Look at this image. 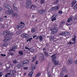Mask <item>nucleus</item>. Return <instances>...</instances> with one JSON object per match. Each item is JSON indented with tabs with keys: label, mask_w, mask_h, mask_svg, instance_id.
Instances as JSON below:
<instances>
[{
	"label": "nucleus",
	"mask_w": 77,
	"mask_h": 77,
	"mask_svg": "<svg viewBox=\"0 0 77 77\" xmlns=\"http://www.w3.org/2000/svg\"><path fill=\"white\" fill-rule=\"evenodd\" d=\"M3 35H5V38L4 40V42H7L9 41V40L12 38V37L11 36L12 35L11 33H9V30H7L4 31L3 32Z\"/></svg>",
	"instance_id": "obj_1"
},
{
	"label": "nucleus",
	"mask_w": 77,
	"mask_h": 77,
	"mask_svg": "<svg viewBox=\"0 0 77 77\" xmlns=\"http://www.w3.org/2000/svg\"><path fill=\"white\" fill-rule=\"evenodd\" d=\"M56 54H53L51 56V58H52V60L54 62V64L55 65H57L59 64V61H58L56 60Z\"/></svg>",
	"instance_id": "obj_2"
},
{
	"label": "nucleus",
	"mask_w": 77,
	"mask_h": 77,
	"mask_svg": "<svg viewBox=\"0 0 77 77\" xmlns=\"http://www.w3.org/2000/svg\"><path fill=\"white\" fill-rule=\"evenodd\" d=\"M10 9H9V11H7L5 12V14L8 15H11L14 13V11H13L12 9L11 8H10Z\"/></svg>",
	"instance_id": "obj_3"
},
{
	"label": "nucleus",
	"mask_w": 77,
	"mask_h": 77,
	"mask_svg": "<svg viewBox=\"0 0 77 77\" xmlns=\"http://www.w3.org/2000/svg\"><path fill=\"white\" fill-rule=\"evenodd\" d=\"M26 7L28 9L30 8L32 5V1L31 0H27V2L26 4Z\"/></svg>",
	"instance_id": "obj_4"
},
{
	"label": "nucleus",
	"mask_w": 77,
	"mask_h": 77,
	"mask_svg": "<svg viewBox=\"0 0 77 77\" xmlns=\"http://www.w3.org/2000/svg\"><path fill=\"white\" fill-rule=\"evenodd\" d=\"M57 31H58V28L55 27L52 30V34H55L56 32H57Z\"/></svg>",
	"instance_id": "obj_5"
},
{
	"label": "nucleus",
	"mask_w": 77,
	"mask_h": 77,
	"mask_svg": "<svg viewBox=\"0 0 77 77\" xmlns=\"http://www.w3.org/2000/svg\"><path fill=\"white\" fill-rule=\"evenodd\" d=\"M60 5H57V6L53 7L51 9V10L54 11V10H58L59 9Z\"/></svg>",
	"instance_id": "obj_6"
},
{
	"label": "nucleus",
	"mask_w": 77,
	"mask_h": 77,
	"mask_svg": "<svg viewBox=\"0 0 77 77\" xmlns=\"http://www.w3.org/2000/svg\"><path fill=\"white\" fill-rule=\"evenodd\" d=\"M59 35H61V36H63L65 35V36H68L69 35V33L68 32H63L62 33L59 34Z\"/></svg>",
	"instance_id": "obj_7"
},
{
	"label": "nucleus",
	"mask_w": 77,
	"mask_h": 77,
	"mask_svg": "<svg viewBox=\"0 0 77 77\" xmlns=\"http://www.w3.org/2000/svg\"><path fill=\"white\" fill-rule=\"evenodd\" d=\"M67 22L68 23H70V24H68L67 23H66V25L67 26H70V25H71V24H72V22H73V21L72 20H68Z\"/></svg>",
	"instance_id": "obj_8"
},
{
	"label": "nucleus",
	"mask_w": 77,
	"mask_h": 77,
	"mask_svg": "<svg viewBox=\"0 0 77 77\" xmlns=\"http://www.w3.org/2000/svg\"><path fill=\"white\" fill-rule=\"evenodd\" d=\"M22 38H25L26 39L29 38V35L26 34H23L21 35Z\"/></svg>",
	"instance_id": "obj_9"
},
{
	"label": "nucleus",
	"mask_w": 77,
	"mask_h": 77,
	"mask_svg": "<svg viewBox=\"0 0 77 77\" xmlns=\"http://www.w3.org/2000/svg\"><path fill=\"white\" fill-rule=\"evenodd\" d=\"M72 63V60L71 59H69L67 62V65H70Z\"/></svg>",
	"instance_id": "obj_10"
},
{
	"label": "nucleus",
	"mask_w": 77,
	"mask_h": 77,
	"mask_svg": "<svg viewBox=\"0 0 77 77\" xmlns=\"http://www.w3.org/2000/svg\"><path fill=\"white\" fill-rule=\"evenodd\" d=\"M45 12V11L44 9H41L39 10V12L41 14H42V15L44 14Z\"/></svg>",
	"instance_id": "obj_11"
},
{
	"label": "nucleus",
	"mask_w": 77,
	"mask_h": 77,
	"mask_svg": "<svg viewBox=\"0 0 77 77\" xmlns=\"http://www.w3.org/2000/svg\"><path fill=\"white\" fill-rule=\"evenodd\" d=\"M23 64L22 63H20L17 65V67L18 68H20L21 67H23Z\"/></svg>",
	"instance_id": "obj_12"
},
{
	"label": "nucleus",
	"mask_w": 77,
	"mask_h": 77,
	"mask_svg": "<svg viewBox=\"0 0 77 77\" xmlns=\"http://www.w3.org/2000/svg\"><path fill=\"white\" fill-rule=\"evenodd\" d=\"M34 72L33 71V70H32L31 72H30L28 74V77H32V75H33V74Z\"/></svg>",
	"instance_id": "obj_13"
},
{
	"label": "nucleus",
	"mask_w": 77,
	"mask_h": 77,
	"mask_svg": "<svg viewBox=\"0 0 77 77\" xmlns=\"http://www.w3.org/2000/svg\"><path fill=\"white\" fill-rule=\"evenodd\" d=\"M76 1L75 0L73 1L72 2L71 4V5H72V6H71V7H73L74 6L75 4H76Z\"/></svg>",
	"instance_id": "obj_14"
},
{
	"label": "nucleus",
	"mask_w": 77,
	"mask_h": 77,
	"mask_svg": "<svg viewBox=\"0 0 77 77\" xmlns=\"http://www.w3.org/2000/svg\"><path fill=\"white\" fill-rule=\"evenodd\" d=\"M17 47L16 46H13L12 47V48L9 50V51L11 52L12 51H15V50H14V49H17Z\"/></svg>",
	"instance_id": "obj_15"
},
{
	"label": "nucleus",
	"mask_w": 77,
	"mask_h": 77,
	"mask_svg": "<svg viewBox=\"0 0 77 77\" xmlns=\"http://www.w3.org/2000/svg\"><path fill=\"white\" fill-rule=\"evenodd\" d=\"M62 71L63 72H68V70L66 69V67H63L62 69Z\"/></svg>",
	"instance_id": "obj_16"
},
{
	"label": "nucleus",
	"mask_w": 77,
	"mask_h": 77,
	"mask_svg": "<svg viewBox=\"0 0 77 77\" xmlns=\"http://www.w3.org/2000/svg\"><path fill=\"white\" fill-rule=\"evenodd\" d=\"M23 27V26L22 25H17V28L18 29H22Z\"/></svg>",
	"instance_id": "obj_17"
},
{
	"label": "nucleus",
	"mask_w": 77,
	"mask_h": 77,
	"mask_svg": "<svg viewBox=\"0 0 77 77\" xmlns=\"http://www.w3.org/2000/svg\"><path fill=\"white\" fill-rule=\"evenodd\" d=\"M4 6L6 8H7V9H11L10 8H11V7L9 6V5L7 4H5L4 5Z\"/></svg>",
	"instance_id": "obj_18"
},
{
	"label": "nucleus",
	"mask_w": 77,
	"mask_h": 77,
	"mask_svg": "<svg viewBox=\"0 0 77 77\" xmlns=\"http://www.w3.org/2000/svg\"><path fill=\"white\" fill-rule=\"evenodd\" d=\"M76 20L75 18V17L74 18L72 15H71L69 18L68 20Z\"/></svg>",
	"instance_id": "obj_19"
},
{
	"label": "nucleus",
	"mask_w": 77,
	"mask_h": 77,
	"mask_svg": "<svg viewBox=\"0 0 77 77\" xmlns=\"http://www.w3.org/2000/svg\"><path fill=\"white\" fill-rule=\"evenodd\" d=\"M10 75L11 76H12L13 75H14V73L15 72V71H11L10 72Z\"/></svg>",
	"instance_id": "obj_20"
},
{
	"label": "nucleus",
	"mask_w": 77,
	"mask_h": 77,
	"mask_svg": "<svg viewBox=\"0 0 77 77\" xmlns=\"http://www.w3.org/2000/svg\"><path fill=\"white\" fill-rule=\"evenodd\" d=\"M23 63L22 64L23 65H25V64H27L28 63H29V61L28 60H25L24 61Z\"/></svg>",
	"instance_id": "obj_21"
},
{
	"label": "nucleus",
	"mask_w": 77,
	"mask_h": 77,
	"mask_svg": "<svg viewBox=\"0 0 77 77\" xmlns=\"http://www.w3.org/2000/svg\"><path fill=\"white\" fill-rule=\"evenodd\" d=\"M56 14H54V15L52 16V20H56Z\"/></svg>",
	"instance_id": "obj_22"
},
{
	"label": "nucleus",
	"mask_w": 77,
	"mask_h": 77,
	"mask_svg": "<svg viewBox=\"0 0 77 77\" xmlns=\"http://www.w3.org/2000/svg\"><path fill=\"white\" fill-rule=\"evenodd\" d=\"M30 8L31 9H32V8H36V5H32L31 6V7H30Z\"/></svg>",
	"instance_id": "obj_23"
},
{
	"label": "nucleus",
	"mask_w": 77,
	"mask_h": 77,
	"mask_svg": "<svg viewBox=\"0 0 77 77\" xmlns=\"http://www.w3.org/2000/svg\"><path fill=\"white\" fill-rule=\"evenodd\" d=\"M40 56H42V59H44V54L43 53H41V54L39 55Z\"/></svg>",
	"instance_id": "obj_24"
},
{
	"label": "nucleus",
	"mask_w": 77,
	"mask_h": 77,
	"mask_svg": "<svg viewBox=\"0 0 77 77\" xmlns=\"http://www.w3.org/2000/svg\"><path fill=\"white\" fill-rule=\"evenodd\" d=\"M50 41H52L54 39V36H53V37L52 36H51L50 37Z\"/></svg>",
	"instance_id": "obj_25"
},
{
	"label": "nucleus",
	"mask_w": 77,
	"mask_h": 77,
	"mask_svg": "<svg viewBox=\"0 0 77 77\" xmlns=\"http://www.w3.org/2000/svg\"><path fill=\"white\" fill-rule=\"evenodd\" d=\"M44 53H45V56L46 57H48V53L47 52L44 51Z\"/></svg>",
	"instance_id": "obj_26"
},
{
	"label": "nucleus",
	"mask_w": 77,
	"mask_h": 77,
	"mask_svg": "<svg viewBox=\"0 0 77 77\" xmlns=\"http://www.w3.org/2000/svg\"><path fill=\"white\" fill-rule=\"evenodd\" d=\"M17 13H14L12 14V16L13 17H15V16H17Z\"/></svg>",
	"instance_id": "obj_27"
},
{
	"label": "nucleus",
	"mask_w": 77,
	"mask_h": 77,
	"mask_svg": "<svg viewBox=\"0 0 77 77\" xmlns=\"http://www.w3.org/2000/svg\"><path fill=\"white\" fill-rule=\"evenodd\" d=\"M36 57H33V60L32 61V62H34V61L36 60Z\"/></svg>",
	"instance_id": "obj_28"
},
{
	"label": "nucleus",
	"mask_w": 77,
	"mask_h": 77,
	"mask_svg": "<svg viewBox=\"0 0 77 77\" xmlns=\"http://www.w3.org/2000/svg\"><path fill=\"white\" fill-rule=\"evenodd\" d=\"M42 39H43V38H42V35H40V38H39L40 41H42Z\"/></svg>",
	"instance_id": "obj_29"
},
{
	"label": "nucleus",
	"mask_w": 77,
	"mask_h": 77,
	"mask_svg": "<svg viewBox=\"0 0 77 77\" xmlns=\"http://www.w3.org/2000/svg\"><path fill=\"white\" fill-rule=\"evenodd\" d=\"M35 32V29L34 28H32L31 29V32L32 33H34Z\"/></svg>",
	"instance_id": "obj_30"
},
{
	"label": "nucleus",
	"mask_w": 77,
	"mask_h": 77,
	"mask_svg": "<svg viewBox=\"0 0 77 77\" xmlns=\"http://www.w3.org/2000/svg\"><path fill=\"white\" fill-rule=\"evenodd\" d=\"M25 49L28 50H29V51H30V50H31L30 48H28V47H26V46L25 47Z\"/></svg>",
	"instance_id": "obj_31"
},
{
	"label": "nucleus",
	"mask_w": 77,
	"mask_h": 77,
	"mask_svg": "<svg viewBox=\"0 0 77 77\" xmlns=\"http://www.w3.org/2000/svg\"><path fill=\"white\" fill-rule=\"evenodd\" d=\"M40 3L41 4H44L45 0H41Z\"/></svg>",
	"instance_id": "obj_32"
},
{
	"label": "nucleus",
	"mask_w": 77,
	"mask_h": 77,
	"mask_svg": "<svg viewBox=\"0 0 77 77\" xmlns=\"http://www.w3.org/2000/svg\"><path fill=\"white\" fill-rule=\"evenodd\" d=\"M75 38H76V36H75H75H74V38H72V40H73V41H74V42H75Z\"/></svg>",
	"instance_id": "obj_33"
},
{
	"label": "nucleus",
	"mask_w": 77,
	"mask_h": 77,
	"mask_svg": "<svg viewBox=\"0 0 77 77\" xmlns=\"http://www.w3.org/2000/svg\"><path fill=\"white\" fill-rule=\"evenodd\" d=\"M19 53L20 55H23V52L22 51L19 52Z\"/></svg>",
	"instance_id": "obj_34"
},
{
	"label": "nucleus",
	"mask_w": 77,
	"mask_h": 77,
	"mask_svg": "<svg viewBox=\"0 0 77 77\" xmlns=\"http://www.w3.org/2000/svg\"><path fill=\"white\" fill-rule=\"evenodd\" d=\"M40 75V73H37L35 76V77H38Z\"/></svg>",
	"instance_id": "obj_35"
},
{
	"label": "nucleus",
	"mask_w": 77,
	"mask_h": 77,
	"mask_svg": "<svg viewBox=\"0 0 77 77\" xmlns=\"http://www.w3.org/2000/svg\"><path fill=\"white\" fill-rule=\"evenodd\" d=\"M31 68L33 69H35V68H36V67L34 66H32Z\"/></svg>",
	"instance_id": "obj_36"
},
{
	"label": "nucleus",
	"mask_w": 77,
	"mask_h": 77,
	"mask_svg": "<svg viewBox=\"0 0 77 77\" xmlns=\"http://www.w3.org/2000/svg\"><path fill=\"white\" fill-rule=\"evenodd\" d=\"M67 44H73L74 43L72 42H68L67 43Z\"/></svg>",
	"instance_id": "obj_37"
},
{
	"label": "nucleus",
	"mask_w": 77,
	"mask_h": 77,
	"mask_svg": "<svg viewBox=\"0 0 77 77\" xmlns=\"http://www.w3.org/2000/svg\"><path fill=\"white\" fill-rule=\"evenodd\" d=\"M77 9V3L74 7V9Z\"/></svg>",
	"instance_id": "obj_38"
},
{
	"label": "nucleus",
	"mask_w": 77,
	"mask_h": 77,
	"mask_svg": "<svg viewBox=\"0 0 77 77\" xmlns=\"http://www.w3.org/2000/svg\"><path fill=\"white\" fill-rule=\"evenodd\" d=\"M50 72H49L48 73V77H52L50 75Z\"/></svg>",
	"instance_id": "obj_39"
},
{
	"label": "nucleus",
	"mask_w": 77,
	"mask_h": 77,
	"mask_svg": "<svg viewBox=\"0 0 77 77\" xmlns=\"http://www.w3.org/2000/svg\"><path fill=\"white\" fill-rule=\"evenodd\" d=\"M1 56H2V57H5L6 55L5 54H1Z\"/></svg>",
	"instance_id": "obj_40"
},
{
	"label": "nucleus",
	"mask_w": 77,
	"mask_h": 77,
	"mask_svg": "<svg viewBox=\"0 0 77 77\" xmlns=\"http://www.w3.org/2000/svg\"><path fill=\"white\" fill-rule=\"evenodd\" d=\"M14 8L15 11H18V9H17V7H14Z\"/></svg>",
	"instance_id": "obj_41"
},
{
	"label": "nucleus",
	"mask_w": 77,
	"mask_h": 77,
	"mask_svg": "<svg viewBox=\"0 0 77 77\" xmlns=\"http://www.w3.org/2000/svg\"><path fill=\"white\" fill-rule=\"evenodd\" d=\"M59 0H57L55 2H54V4H57L59 2Z\"/></svg>",
	"instance_id": "obj_42"
},
{
	"label": "nucleus",
	"mask_w": 77,
	"mask_h": 77,
	"mask_svg": "<svg viewBox=\"0 0 77 77\" xmlns=\"http://www.w3.org/2000/svg\"><path fill=\"white\" fill-rule=\"evenodd\" d=\"M60 77H63V75L62 73H61L60 74Z\"/></svg>",
	"instance_id": "obj_43"
},
{
	"label": "nucleus",
	"mask_w": 77,
	"mask_h": 77,
	"mask_svg": "<svg viewBox=\"0 0 77 77\" xmlns=\"http://www.w3.org/2000/svg\"><path fill=\"white\" fill-rule=\"evenodd\" d=\"M3 74V73L2 72H0V77H2V75Z\"/></svg>",
	"instance_id": "obj_44"
},
{
	"label": "nucleus",
	"mask_w": 77,
	"mask_h": 77,
	"mask_svg": "<svg viewBox=\"0 0 77 77\" xmlns=\"http://www.w3.org/2000/svg\"><path fill=\"white\" fill-rule=\"evenodd\" d=\"M17 60H14L13 61V63H17Z\"/></svg>",
	"instance_id": "obj_45"
},
{
	"label": "nucleus",
	"mask_w": 77,
	"mask_h": 77,
	"mask_svg": "<svg viewBox=\"0 0 77 77\" xmlns=\"http://www.w3.org/2000/svg\"><path fill=\"white\" fill-rule=\"evenodd\" d=\"M32 39H33V38H31L29 39H28V40L29 41V42H31V40H32Z\"/></svg>",
	"instance_id": "obj_46"
},
{
	"label": "nucleus",
	"mask_w": 77,
	"mask_h": 77,
	"mask_svg": "<svg viewBox=\"0 0 77 77\" xmlns=\"http://www.w3.org/2000/svg\"><path fill=\"white\" fill-rule=\"evenodd\" d=\"M3 10V8L1 7H0V11H2Z\"/></svg>",
	"instance_id": "obj_47"
},
{
	"label": "nucleus",
	"mask_w": 77,
	"mask_h": 77,
	"mask_svg": "<svg viewBox=\"0 0 77 77\" xmlns=\"http://www.w3.org/2000/svg\"><path fill=\"white\" fill-rule=\"evenodd\" d=\"M58 13H59V14H62V11H59L58 12Z\"/></svg>",
	"instance_id": "obj_48"
},
{
	"label": "nucleus",
	"mask_w": 77,
	"mask_h": 77,
	"mask_svg": "<svg viewBox=\"0 0 77 77\" xmlns=\"http://www.w3.org/2000/svg\"><path fill=\"white\" fill-rule=\"evenodd\" d=\"M23 69H25V70L27 69H28V67H24Z\"/></svg>",
	"instance_id": "obj_49"
},
{
	"label": "nucleus",
	"mask_w": 77,
	"mask_h": 77,
	"mask_svg": "<svg viewBox=\"0 0 77 77\" xmlns=\"http://www.w3.org/2000/svg\"><path fill=\"white\" fill-rule=\"evenodd\" d=\"M8 45V44H5L4 45H2V46L3 47H6V45Z\"/></svg>",
	"instance_id": "obj_50"
},
{
	"label": "nucleus",
	"mask_w": 77,
	"mask_h": 77,
	"mask_svg": "<svg viewBox=\"0 0 77 77\" xmlns=\"http://www.w3.org/2000/svg\"><path fill=\"white\" fill-rule=\"evenodd\" d=\"M16 4H14L13 5L14 8L16 7Z\"/></svg>",
	"instance_id": "obj_51"
},
{
	"label": "nucleus",
	"mask_w": 77,
	"mask_h": 77,
	"mask_svg": "<svg viewBox=\"0 0 77 77\" xmlns=\"http://www.w3.org/2000/svg\"><path fill=\"white\" fill-rule=\"evenodd\" d=\"M65 23V21H63L61 22V23L62 24H64Z\"/></svg>",
	"instance_id": "obj_52"
},
{
	"label": "nucleus",
	"mask_w": 77,
	"mask_h": 77,
	"mask_svg": "<svg viewBox=\"0 0 77 77\" xmlns=\"http://www.w3.org/2000/svg\"><path fill=\"white\" fill-rule=\"evenodd\" d=\"M20 32L19 31H17L16 32V34H17V35H18V34H20Z\"/></svg>",
	"instance_id": "obj_53"
},
{
	"label": "nucleus",
	"mask_w": 77,
	"mask_h": 77,
	"mask_svg": "<svg viewBox=\"0 0 77 77\" xmlns=\"http://www.w3.org/2000/svg\"><path fill=\"white\" fill-rule=\"evenodd\" d=\"M20 23L21 24H23V25H24V24H25V23L22 22H20Z\"/></svg>",
	"instance_id": "obj_54"
},
{
	"label": "nucleus",
	"mask_w": 77,
	"mask_h": 77,
	"mask_svg": "<svg viewBox=\"0 0 77 77\" xmlns=\"http://www.w3.org/2000/svg\"><path fill=\"white\" fill-rule=\"evenodd\" d=\"M9 54H10V55H11V56H12V55L13 56L14 55V53H8Z\"/></svg>",
	"instance_id": "obj_55"
},
{
	"label": "nucleus",
	"mask_w": 77,
	"mask_h": 77,
	"mask_svg": "<svg viewBox=\"0 0 77 77\" xmlns=\"http://www.w3.org/2000/svg\"><path fill=\"white\" fill-rule=\"evenodd\" d=\"M20 33H22V32H23V31H24V30H23V29H21V30H20Z\"/></svg>",
	"instance_id": "obj_56"
},
{
	"label": "nucleus",
	"mask_w": 77,
	"mask_h": 77,
	"mask_svg": "<svg viewBox=\"0 0 77 77\" xmlns=\"http://www.w3.org/2000/svg\"><path fill=\"white\" fill-rule=\"evenodd\" d=\"M36 36H37V35H34L33 37V38H36Z\"/></svg>",
	"instance_id": "obj_57"
},
{
	"label": "nucleus",
	"mask_w": 77,
	"mask_h": 77,
	"mask_svg": "<svg viewBox=\"0 0 77 77\" xmlns=\"http://www.w3.org/2000/svg\"><path fill=\"white\" fill-rule=\"evenodd\" d=\"M54 26L55 27H57V25L56 24H55Z\"/></svg>",
	"instance_id": "obj_58"
},
{
	"label": "nucleus",
	"mask_w": 77,
	"mask_h": 77,
	"mask_svg": "<svg viewBox=\"0 0 77 77\" xmlns=\"http://www.w3.org/2000/svg\"><path fill=\"white\" fill-rule=\"evenodd\" d=\"M38 61H36L35 64H36V65H37V64H38Z\"/></svg>",
	"instance_id": "obj_59"
},
{
	"label": "nucleus",
	"mask_w": 77,
	"mask_h": 77,
	"mask_svg": "<svg viewBox=\"0 0 77 77\" xmlns=\"http://www.w3.org/2000/svg\"><path fill=\"white\" fill-rule=\"evenodd\" d=\"M40 36H38L36 37V39H39L40 38Z\"/></svg>",
	"instance_id": "obj_60"
},
{
	"label": "nucleus",
	"mask_w": 77,
	"mask_h": 77,
	"mask_svg": "<svg viewBox=\"0 0 77 77\" xmlns=\"http://www.w3.org/2000/svg\"><path fill=\"white\" fill-rule=\"evenodd\" d=\"M62 24L61 23H60V27H62Z\"/></svg>",
	"instance_id": "obj_61"
},
{
	"label": "nucleus",
	"mask_w": 77,
	"mask_h": 77,
	"mask_svg": "<svg viewBox=\"0 0 77 77\" xmlns=\"http://www.w3.org/2000/svg\"><path fill=\"white\" fill-rule=\"evenodd\" d=\"M7 74V75H11V73H8Z\"/></svg>",
	"instance_id": "obj_62"
},
{
	"label": "nucleus",
	"mask_w": 77,
	"mask_h": 77,
	"mask_svg": "<svg viewBox=\"0 0 77 77\" xmlns=\"http://www.w3.org/2000/svg\"><path fill=\"white\" fill-rule=\"evenodd\" d=\"M75 19H76V20H77V16H75Z\"/></svg>",
	"instance_id": "obj_63"
},
{
	"label": "nucleus",
	"mask_w": 77,
	"mask_h": 77,
	"mask_svg": "<svg viewBox=\"0 0 77 77\" xmlns=\"http://www.w3.org/2000/svg\"><path fill=\"white\" fill-rule=\"evenodd\" d=\"M75 62L76 63V64H77V60H75Z\"/></svg>",
	"instance_id": "obj_64"
}]
</instances>
